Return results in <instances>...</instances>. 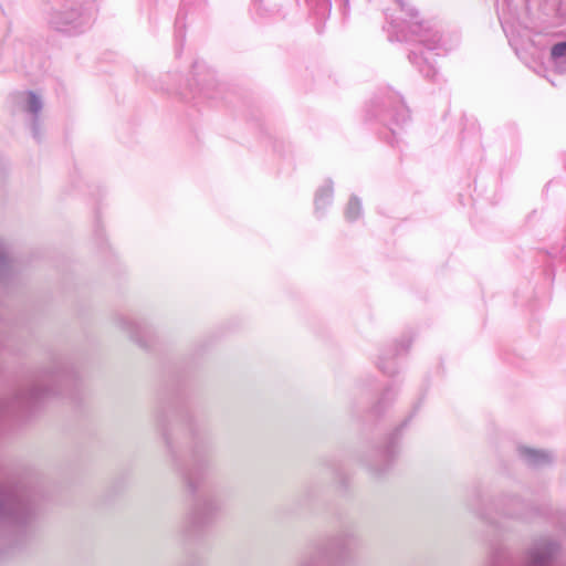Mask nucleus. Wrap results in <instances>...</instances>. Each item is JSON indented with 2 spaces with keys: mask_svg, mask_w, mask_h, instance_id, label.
Here are the masks:
<instances>
[{
  "mask_svg": "<svg viewBox=\"0 0 566 566\" xmlns=\"http://www.w3.org/2000/svg\"><path fill=\"white\" fill-rule=\"evenodd\" d=\"M361 212V203L357 199H350L346 206L345 214L348 220H355Z\"/></svg>",
  "mask_w": 566,
  "mask_h": 566,
  "instance_id": "f257e3e1",
  "label": "nucleus"
},
{
  "mask_svg": "<svg viewBox=\"0 0 566 566\" xmlns=\"http://www.w3.org/2000/svg\"><path fill=\"white\" fill-rule=\"evenodd\" d=\"M552 59H565L566 60V42H559L553 45L551 50Z\"/></svg>",
  "mask_w": 566,
  "mask_h": 566,
  "instance_id": "f03ea898",
  "label": "nucleus"
},
{
  "mask_svg": "<svg viewBox=\"0 0 566 566\" xmlns=\"http://www.w3.org/2000/svg\"><path fill=\"white\" fill-rule=\"evenodd\" d=\"M28 108L33 113H36L41 108V102L39 97L32 92L29 94Z\"/></svg>",
  "mask_w": 566,
  "mask_h": 566,
  "instance_id": "7ed1b4c3",
  "label": "nucleus"
}]
</instances>
